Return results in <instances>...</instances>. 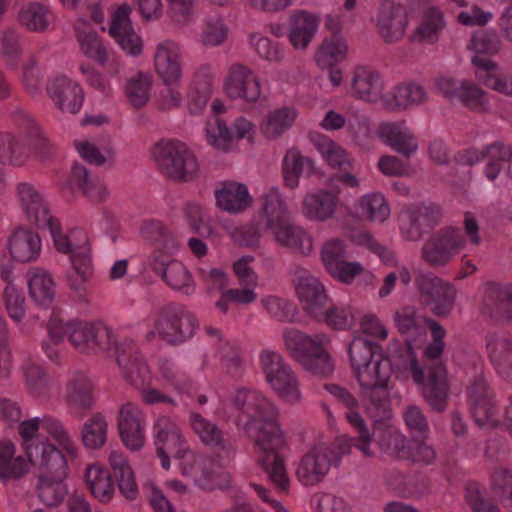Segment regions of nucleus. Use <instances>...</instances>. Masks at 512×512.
I'll list each match as a JSON object with an SVG mask.
<instances>
[{
  "label": "nucleus",
  "instance_id": "f257e3e1",
  "mask_svg": "<svg viewBox=\"0 0 512 512\" xmlns=\"http://www.w3.org/2000/svg\"><path fill=\"white\" fill-rule=\"evenodd\" d=\"M230 404L249 417L244 428L254 442L258 468L280 491L287 492L290 479L280 452L287 447L288 440L277 421V406L261 392L245 387L236 389L228 402L223 401L222 409L228 417L232 416Z\"/></svg>",
  "mask_w": 512,
  "mask_h": 512
},
{
  "label": "nucleus",
  "instance_id": "f03ea898",
  "mask_svg": "<svg viewBox=\"0 0 512 512\" xmlns=\"http://www.w3.org/2000/svg\"><path fill=\"white\" fill-rule=\"evenodd\" d=\"M430 320L421 316L412 306L403 307L395 313V325L406 344V349L396 361L395 373L400 380L412 379L430 407L443 411L449 394L446 367L440 364L434 365L428 369L426 377L417 355V349L422 348L426 342Z\"/></svg>",
  "mask_w": 512,
  "mask_h": 512
},
{
  "label": "nucleus",
  "instance_id": "7ed1b4c3",
  "mask_svg": "<svg viewBox=\"0 0 512 512\" xmlns=\"http://www.w3.org/2000/svg\"><path fill=\"white\" fill-rule=\"evenodd\" d=\"M352 373L359 385L360 402L375 421L389 414L393 364L377 343L355 334L348 345Z\"/></svg>",
  "mask_w": 512,
  "mask_h": 512
},
{
  "label": "nucleus",
  "instance_id": "20e7f679",
  "mask_svg": "<svg viewBox=\"0 0 512 512\" xmlns=\"http://www.w3.org/2000/svg\"><path fill=\"white\" fill-rule=\"evenodd\" d=\"M18 432L28 464L40 473H53L56 479L68 476V463L63 452L75 457L78 446L59 419L50 415L34 417L22 421Z\"/></svg>",
  "mask_w": 512,
  "mask_h": 512
},
{
  "label": "nucleus",
  "instance_id": "39448f33",
  "mask_svg": "<svg viewBox=\"0 0 512 512\" xmlns=\"http://www.w3.org/2000/svg\"><path fill=\"white\" fill-rule=\"evenodd\" d=\"M18 432L28 464L40 473H53L56 479L68 476V463L63 452L75 457L78 446L59 419L50 415L34 417L22 421Z\"/></svg>",
  "mask_w": 512,
  "mask_h": 512
},
{
  "label": "nucleus",
  "instance_id": "423d86ee",
  "mask_svg": "<svg viewBox=\"0 0 512 512\" xmlns=\"http://www.w3.org/2000/svg\"><path fill=\"white\" fill-rule=\"evenodd\" d=\"M332 339L327 333L307 334L289 327L283 331V344L290 356L308 373L328 377L334 372L329 351Z\"/></svg>",
  "mask_w": 512,
  "mask_h": 512
},
{
  "label": "nucleus",
  "instance_id": "0eeeda50",
  "mask_svg": "<svg viewBox=\"0 0 512 512\" xmlns=\"http://www.w3.org/2000/svg\"><path fill=\"white\" fill-rule=\"evenodd\" d=\"M463 224V228L448 226L431 236L421 249L423 260L432 267H443L461 250L479 246V224L474 215L465 213Z\"/></svg>",
  "mask_w": 512,
  "mask_h": 512
},
{
  "label": "nucleus",
  "instance_id": "6e6552de",
  "mask_svg": "<svg viewBox=\"0 0 512 512\" xmlns=\"http://www.w3.org/2000/svg\"><path fill=\"white\" fill-rule=\"evenodd\" d=\"M68 337L71 344L81 353H96L103 349V339H108L110 349L113 350V342L110 333L105 328L92 322L71 320L63 323L58 320L50 321L48 325V338L43 342L46 355L52 360L59 358L60 345L64 338Z\"/></svg>",
  "mask_w": 512,
  "mask_h": 512
},
{
  "label": "nucleus",
  "instance_id": "1a4fd4ad",
  "mask_svg": "<svg viewBox=\"0 0 512 512\" xmlns=\"http://www.w3.org/2000/svg\"><path fill=\"white\" fill-rule=\"evenodd\" d=\"M259 363L265 382L281 401L290 405L302 401L300 380L280 353L264 350L259 354Z\"/></svg>",
  "mask_w": 512,
  "mask_h": 512
},
{
  "label": "nucleus",
  "instance_id": "9d476101",
  "mask_svg": "<svg viewBox=\"0 0 512 512\" xmlns=\"http://www.w3.org/2000/svg\"><path fill=\"white\" fill-rule=\"evenodd\" d=\"M151 157L159 170L177 181H190L196 178L200 165L190 148L182 142L165 140L153 145Z\"/></svg>",
  "mask_w": 512,
  "mask_h": 512
},
{
  "label": "nucleus",
  "instance_id": "9b49d317",
  "mask_svg": "<svg viewBox=\"0 0 512 512\" xmlns=\"http://www.w3.org/2000/svg\"><path fill=\"white\" fill-rule=\"evenodd\" d=\"M178 461L180 473L204 489H225L229 486L230 475L219 465L193 450L188 444L173 457Z\"/></svg>",
  "mask_w": 512,
  "mask_h": 512
},
{
  "label": "nucleus",
  "instance_id": "f8f14e48",
  "mask_svg": "<svg viewBox=\"0 0 512 512\" xmlns=\"http://www.w3.org/2000/svg\"><path fill=\"white\" fill-rule=\"evenodd\" d=\"M197 328L195 318L180 306H169L159 312L154 320L153 328L144 335L150 342L160 338L171 344L188 340Z\"/></svg>",
  "mask_w": 512,
  "mask_h": 512
},
{
  "label": "nucleus",
  "instance_id": "ddd939ff",
  "mask_svg": "<svg viewBox=\"0 0 512 512\" xmlns=\"http://www.w3.org/2000/svg\"><path fill=\"white\" fill-rule=\"evenodd\" d=\"M340 460L341 456L329 446L314 445L295 464V477L303 487H316L325 480L331 468L337 466Z\"/></svg>",
  "mask_w": 512,
  "mask_h": 512
},
{
  "label": "nucleus",
  "instance_id": "4468645a",
  "mask_svg": "<svg viewBox=\"0 0 512 512\" xmlns=\"http://www.w3.org/2000/svg\"><path fill=\"white\" fill-rule=\"evenodd\" d=\"M14 196L25 221L31 227L43 229L54 217L45 190L35 183L18 182L14 187Z\"/></svg>",
  "mask_w": 512,
  "mask_h": 512
},
{
  "label": "nucleus",
  "instance_id": "2eb2a0df",
  "mask_svg": "<svg viewBox=\"0 0 512 512\" xmlns=\"http://www.w3.org/2000/svg\"><path fill=\"white\" fill-rule=\"evenodd\" d=\"M420 300L438 317L447 316L455 302L456 290L449 282L432 273H419L415 280Z\"/></svg>",
  "mask_w": 512,
  "mask_h": 512
},
{
  "label": "nucleus",
  "instance_id": "dca6fc26",
  "mask_svg": "<svg viewBox=\"0 0 512 512\" xmlns=\"http://www.w3.org/2000/svg\"><path fill=\"white\" fill-rule=\"evenodd\" d=\"M223 90L229 98L249 104L257 103L262 95L259 76L250 66L240 62L228 67Z\"/></svg>",
  "mask_w": 512,
  "mask_h": 512
},
{
  "label": "nucleus",
  "instance_id": "f3484780",
  "mask_svg": "<svg viewBox=\"0 0 512 512\" xmlns=\"http://www.w3.org/2000/svg\"><path fill=\"white\" fill-rule=\"evenodd\" d=\"M385 80L381 73L374 67L358 64L349 72L347 93L355 100L375 104L383 102Z\"/></svg>",
  "mask_w": 512,
  "mask_h": 512
},
{
  "label": "nucleus",
  "instance_id": "a211bd4d",
  "mask_svg": "<svg viewBox=\"0 0 512 512\" xmlns=\"http://www.w3.org/2000/svg\"><path fill=\"white\" fill-rule=\"evenodd\" d=\"M152 439L161 467L165 470L171 468L170 454L174 457L176 452L188 445L182 429L167 415H160L154 420Z\"/></svg>",
  "mask_w": 512,
  "mask_h": 512
},
{
  "label": "nucleus",
  "instance_id": "6ab92c4d",
  "mask_svg": "<svg viewBox=\"0 0 512 512\" xmlns=\"http://www.w3.org/2000/svg\"><path fill=\"white\" fill-rule=\"evenodd\" d=\"M467 398L475 423L482 428H493L499 423L494 393L482 374L477 375L467 387Z\"/></svg>",
  "mask_w": 512,
  "mask_h": 512
},
{
  "label": "nucleus",
  "instance_id": "aec40b11",
  "mask_svg": "<svg viewBox=\"0 0 512 512\" xmlns=\"http://www.w3.org/2000/svg\"><path fill=\"white\" fill-rule=\"evenodd\" d=\"M44 229L49 230L54 248L59 253L68 255L71 263L86 261L90 257V239L85 230L73 228L65 232L56 217Z\"/></svg>",
  "mask_w": 512,
  "mask_h": 512
},
{
  "label": "nucleus",
  "instance_id": "412c9836",
  "mask_svg": "<svg viewBox=\"0 0 512 512\" xmlns=\"http://www.w3.org/2000/svg\"><path fill=\"white\" fill-rule=\"evenodd\" d=\"M113 356L125 379L135 388L151 385L152 376L136 346L128 340L113 342Z\"/></svg>",
  "mask_w": 512,
  "mask_h": 512
},
{
  "label": "nucleus",
  "instance_id": "4be33fe9",
  "mask_svg": "<svg viewBox=\"0 0 512 512\" xmlns=\"http://www.w3.org/2000/svg\"><path fill=\"white\" fill-rule=\"evenodd\" d=\"M153 66L159 79L167 86L177 85L183 77L180 45L170 39L158 42L153 51Z\"/></svg>",
  "mask_w": 512,
  "mask_h": 512
},
{
  "label": "nucleus",
  "instance_id": "5701e85b",
  "mask_svg": "<svg viewBox=\"0 0 512 512\" xmlns=\"http://www.w3.org/2000/svg\"><path fill=\"white\" fill-rule=\"evenodd\" d=\"M188 426L204 446L220 455L231 456L235 453L229 433L199 412H189Z\"/></svg>",
  "mask_w": 512,
  "mask_h": 512
},
{
  "label": "nucleus",
  "instance_id": "b1692460",
  "mask_svg": "<svg viewBox=\"0 0 512 512\" xmlns=\"http://www.w3.org/2000/svg\"><path fill=\"white\" fill-rule=\"evenodd\" d=\"M118 430L120 439L131 451H139L146 441V417L143 410L136 404L125 403L118 414Z\"/></svg>",
  "mask_w": 512,
  "mask_h": 512
},
{
  "label": "nucleus",
  "instance_id": "393cba45",
  "mask_svg": "<svg viewBox=\"0 0 512 512\" xmlns=\"http://www.w3.org/2000/svg\"><path fill=\"white\" fill-rule=\"evenodd\" d=\"M418 25L411 32L409 39L412 43L433 45L438 42L447 22L444 12L431 1L418 4Z\"/></svg>",
  "mask_w": 512,
  "mask_h": 512
},
{
  "label": "nucleus",
  "instance_id": "a878e982",
  "mask_svg": "<svg viewBox=\"0 0 512 512\" xmlns=\"http://www.w3.org/2000/svg\"><path fill=\"white\" fill-rule=\"evenodd\" d=\"M74 26L76 40L80 52L84 56L101 66H112L115 73L120 70L119 61L113 56V53L107 49L85 16L79 17Z\"/></svg>",
  "mask_w": 512,
  "mask_h": 512
},
{
  "label": "nucleus",
  "instance_id": "bb28decb",
  "mask_svg": "<svg viewBox=\"0 0 512 512\" xmlns=\"http://www.w3.org/2000/svg\"><path fill=\"white\" fill-rule=\"evenodd\" d=\"M381 142L394 152L410 158L419 150V140L405 121H384L376 130Z\"/></svg>",
  "mask_w": 512,
  "mask_h": 512
},
{
  "label": "nucleus",
  "instance_id": "cd10ccee",
  "mask_svg": "<svg viewBox=\"0 0 512 512\" xmlns=\"http://www.w3.org/2000/svg\"><path fill=\"white\" fill-rule=\"evenodd\" d=\"M295 291L303 310L311 317L322 314L330 300L323 282L309 271H299L294 279Z\"/></svg>",
  "mask_w": 512,
  "mask_h": 512
},
{
  "label": "nucleus",
  "instance_id": "c85d7f7f",
  "mask_svg": "<svg viewBox=\"0 0 512 512\" xmlns=\"http://www.w3.org/2000/svg\"><path fill=\"white\" fill-rule=\"evenodd\" d=\"M129 14L128 5L119 6L112 15L108 32L127 55L138 57L143 53L144 43L142 37L135 31Z\"/></svg>",
  "mask_w": 512,
  "mask_h": 512
},
{
  "label": "nucleus",
  "instance_id": "c756f323",
  "mask_svg": "<svg viewBox=\"0 0 512 512\" xmlns=\"http://www.w3.org/2000/svg\"><path fill=\"white\" fill-rule=\"evenodd\" d=\"M471 65L479 83L499 94L512 97V70L503 68L490 58L478 56L471 59Z\"/></svg>",
  "mask_w": 512,
  "mask_h": 512
},
{
  "label": "nucleus",
  "instance_id": "7c9ffc66",
  "mask_svg": "<svg viewBox=\"0 0 512 512\" xmlns=\"http://www.w3.org/2000/svg\"><path fill=\"white\" fill-rule=\"evenodd\" d=\"M46 90L52 102L63 113L76 114L80 111L84 92L77 81L58 75L49 80Z\"/></svg>",
  "mask_w": 512,
  "mask_h": 512
},
{
  "label": "nucleus",
  "instance_id": "2f4dec72",
  "mask_svg": "<svg viewBox=\"0 0 512 512\" xmlns=\"http://www.w3.org/2000/svg\"><path fill=\"white\" fill-rule=\"evenodd\" d=\"M6 247L14 262L30 263L40 257L42 241L31 227L19 225L9 234Z\"/></svg>",
  "mask_w": 512,
  "mask_h": 512
},
{
  "label": "nucleus",
  "instance_id": "473e14b6",
  "mask_svg": "<svg viewBox=\"0 0 512 512\" xmlns=\"http://www.w3.org/2000/svg\"><path fill=\"white\" fill-rule=\"evenodd\" d=\"M339 202V197L335 193L327 189H318L304 193L298 209L305 219L322 223L335 216Z\"/></svg>",
  "mask_w": 512,
  "mask_h": 512
},
{
  "label": "nucleus",
  "instance_id": "72a5a7b5",
  "mask_svg": "<svg viewBox=\"0 0 512 512\" xmlns=\"http://www.w3.org/2000/svg\"><path fill=\"white\" fill-rule=\"evenodd\" d=\"M376 25L384 42L396 43L406 33L408 26L407 12L402 5L385 1L378 10Z\"/></svg>",
  "mask_w": 512,
  "mask_h": 512
},
{
  "label": "nucleus",
  "instance_id": "f704fd0d",
  "mask_svg": "<svg viewBox=\"0 0 512 512\" xmlns=\"http://www.w3.org/2000/svg\"><path fill=\"white\" fill-rule=\"evenodd\" d=\"M62 398L74 414L91 409L95 403L92 380L82 372L72 374L62 388Z\"/></svg>",
  "mask_w": 512,
  "mask_h": 512
},
{
  "label": "nucleus",
  "instance_id": "c9c22d12",
  "mask_svg": "<svg viewBox=\"0 0 512 512\" xmlns=\"http://www.w3.org/2000/svg\"><path fill=\"white\" fill-rule=\"evenodd\" d=\"M429 94L418 82L406 81L394 86L388 97L383 99V107L389 112H402L427 103Z\"/></svg>",
  "mask_w": 512,
  "mask_h": 512
},
{
  "label": "nucleus",
  "instance_id": "e433bc0d",
  "mask_svg": "<svg viewBox=\"0 0 512 512\" xmlns=\"http://www.w3.org/2000/svg\"><path fill=\"white\" fill-rule=\"evenodd\" d=\"M486 351L496 374L512 384V335L490 334L486 338Z\"/></svg>",
  "mask_w": 512,
  "mask_h": 512
},
{
  "label": "nucleus",
  "instance_id": "4c0bfd02",
  "mask_svg": "<svg viewBox=\"0 0 512 512\" xmlns=\"http://www.w3.org/2000/svg\"><path fill=\"white\" fill-rule=\"evenodd\" d=\"M273 240L291 252L310 256L314 252V239L302 226L293 224L289 220L269 232Z\"/></svg>",
  "mask_w": 512,
  "mask_h": 512
},
{
  "label": "nucleus",
  "instance_id": "58836bf2",
  "mask_svg": "<svg viewBox=\"0 0 512 512\" xmlns=\"http://www.w3.org/2000/svg\"><path fill=\"white\" fill-rule=\"evenodd\" d=\"M437 216V210L424 205L403 209L399 214L401 235L409 241L419 240L427 229L435 225Z\"/></svg>",
  "mask_w": 512,
  "mask_h": 512
},
{
  "label": "nucleus",
  "instance_id": "ea45409f",
  "mask_svg": "<svg viewBox=\"0 0 512 512\" xmlns=\"http://www.w3.org/2000/svg\"><path fill=\"white\" fill-rule=\"evenodd\" d=\"M298 115V110L291 105L270 109L259 123L261 135L269 141L278 140L292 128Z\"/></svg>",
  "mask_w": 512,
  "mask_h": 512
},
{
  "label": "nucleus",
  "instance_id": "a19ab883",
  "mask_svg": "<svg viewBox=\"0 0 512 512\" xmlns=\"http://www.w3.org/2000/svg\"><path fill=\"white\" fill-rule=\"evenodd\" d=\"M319 18L307 11L299 10L291 14L288 25V39L296 50H305L312 42L319 27Z\"/></svg>",
  "mask_w": 512,
  "mask_h": 512
},
{
  "label": "nucleus",
  "instance_id": "79ce46f5",
  "mask_svg": "<svg viewBox=\"0 0 512 512\" xmlns=\"http://www.w3.org/2000/svg\"><path fill=\"white\" fill-rule=\"evenodd\" d=\"M216 205L230 214H238L252 204V197L246 185L237 182H224L215 190Z\"/></svg>",
  "mask_w": 512,
  "mask_h": 512
},
{
  "label": "nucleus",
  "instance_id": "37998d69",
  "mask_svg": "<svg viewBox=\"0 0 512 512\" xmlns=\"http://www.w3.org/2000/svg\"><path fill=\"white\" fill-rule=\"evenodd\" d=\"M29 296L41 307H49L56 296V283L51 273L45 269L33 267L27 271Z\"/></svg>",
  "mask_w": 512,
  "mask_h": 512
},
{
  "label": "nucleus",
  "instance_id": "c03bdc74",
  "mask_svg": "<svg viewBox=\"0 0 512 512\" xmlns=\"http://www.w3.org/2000/svg\"><path fill=\"white\" fill-rule=\"evenodd\" d=\"M315 171L314 161L297 149H289L282 160L284 185L290 189L298 188L300 178L310 176Z\"/></svg>",
  "mask_w": 512,
  "mask_h": 512
},
{
  "label": "nucleus",
  "instance_id": "a18cd8bd",
  "mask_svg": "<svg viewBox=\"0 0 512 512\" xmlns=\"http://www.w3.org/2000/svg\"><path fill=\"white\" fill-rule=\"evenodd\" d=\"M349 47L341 35H331L322 40L314 54V62L319 68H331L345 61Z\"/></svg>",
  "mask_w": 512,
  "mask_h": 512
},
{
  "label": "nucleus",
  "instance_id": "49530a36",
  "mask_svg": "<svg viewBox=\"0 0 512 512\" xmlns=\"http://www.w3.org/2000/svg\"><path fill=\"white\" fill-rule=\"evenodd\" d=\"M29 471L27 460L16 455V446L10 440L0 441V479L2 482L17 480Z\"/></svg>",
  "mask_w": 512,
  "mask_h": 512
},
{
  "label": "nucleus",
  "instance_id": "de8ad7c7",
  "mask_svg": "<svg viewBox=\"0 0 512 512\" xmlns=\"http://www.w3.org/2000/svg\"><path fill=\"white\" fill-rule=\"evenodd\" d=\"M85 482L91 494L101 503H109L114 496V484L108 470L97 464H91L85 472Z\"/></svg>",
  "mask_w": 512,
  "mask_h": 512
},
{
  "label": "nucleus",
  "instance_id": "09e8293b",
  "mask_svg": "<svg viewBox=\"0 0 512 512\" xmlns=\"http://www.w3.org/2000/svg\"><path fill=\"white\" fill-rule=\"evenodd\" d=\"M262 215L269 232L289 220L288 206L278 187H272L264 194Z\"/></svg>",
  "mask_w": 512,
  "mask_h": 512
},
{
  "label": "nucleus",
  "instance_id": "8fccbe9b",
  "mask_svg": "<svg viewBox=\"0 0 512 512\" xmlns=\"http://www.w3.org/2000/svg\"><path fill=\"white\" fill-rule=\"evenodd\" d=\"M31 154V149L24 139L10 132H0V164L23 165Z\"/></svg>",
  "mask_w": 512,
  "mask_h": 512
},
{
  "label": "nucleus",
  "instance_id": "3c124183",
  "mask_svg": "<svg viewBox=\"0 0 512 512\" xmlns=\"http://www.w3.org/2000/svg\"><path fill=\"white\" fill-rule=\"evenodd\" d=\"M21 368L29 393L39 399L48 398L50 387L40 361L30 357L26 358Z\"/></svg>",
  "mask_w": 512,
  "mask_h": 512
},
{
  "label": "nucleus",
  "instance_id": "603ef678",
  "mask_svg": "<svg viewBox=\"0 0 512 512\" xmlns=\"http://www.w3.org/2000/svg\"><path fill=\"white\" fill-rule=\"evenodd\" d=\"M108 422L100 413L92 414L83 424L81 441L88 450H99L107 441Z\"/></svg>",
  "mask_w": 512,
  "mask_h": 512
},
{
  "label": "nucleus",
  "instance_id": "864d4df0",
  "mask_svg": "<svg viewBox=\"0 0 512 512\" xmlns=\"http://www.w3.org/2000/svg\"><path fill=\"white\" fill-rule=\"evenodd\" d=\"M487 155L488 163L483 170L485 177L490 181L496 180L503 165L506 164V174L512 180V146L502 143L491 144Z\"/></svg>",
  "mask_w": 512,
  "mask_h": 512
},
{
  "label": "nucleus",
  "instance_id": "5fc2aeb1",
  "mask_svg": "<svg viewBox=\"0 0 512 512\" xmlns=\"http://www.w3.org/2000/svg\"><path fill=\"white\" fill-rule=\"evenodd\" d=\"M207 333L213 338L217 349V356L222 366L230 374H235L242 366V357L238 347L228 339H224L216 328H207Z\"/></svg>",
  "mask_w": 512,
  "mask_h": 512
},
{
  "label": "nucleus",
  "instance_id": "6e6d98bb",
  "mask_svg": "<svg viewBox=\"0 0 512 512\" xmlns=\"http://www.w3.org/2000/svg\"><path fill=\"white\" fill-rule=\"evenodd\" d=\"M153 77L149 72H137L125 84V96L134 108L145 106L151 95Z\"/></svg>",
  "mask_w": 512,
  "mask_h": 512
},
{
  "label": "nucleus",
  "instance_id": "4d7b16f0",
  "mask_svg": "<svg viewBox=\"0 0 512 512\" xmlns=\"http://www.w3.org/2000/svg\"><path fill=\"white\" fill-rule=\"evenodd\" d=\"M456 102L475 112H485L490 107L486 90L471 79L463 78Z\"/></svg>",
  "mask_w": 512,
  "mask_h": 512
},
{
  "label": "nucleus",
  "instance_id": "13d9d810",
  "mask_svg": "<svg viewBox=\"0 0 512 512\" xmlns=\"http://www.w3.org/2000/svg\"><path fill=\"white\" fill-rule=\"evenodd\" d=\"M357 206L362 216L374 223H383L390 216V207L383 194L371 192L358 199Z\"/></svg>",
  "mask_w": 512,
  "mask_h": 512
},
{
  "label": "nucleus",
  "instance_id": "bf43d9fd",
  "mask_svg": "<svg viewBox=\"0 0 512 512\" xmlns=\"http://www.w3.org/2000/svg\"><path fill=\"white\" fill-rule=\"evenodd\" d=\"M53 19L49 8L36 2L24 5L19 11V21L28 30L43 32Z\"/></svg>",
  "mask_w": 512,
  "mask_h": 512
},
{
  "label": "nucleus",
  "instance_id": "052dcab7",
  "mask_svg": "<svg viewBox=\"0 0 512 512\" xmlns=\"http://www.w3.org/2000/svg\"><path fill=\"white\" fill-rule=\"evenodd\" d=\"M317 151L323 160L331 167L345 169L352 167L353 158L337 142L328 137H321L315 143Z\"/></svg>",
  "mask_w": 512,
  "mask_h": 512
},
{
  "label": "nucleus",
  "instance_id": "680f3d73",
  "mask_svg": "<svg viewBox=\"0 0 512 512\" xmlns=\"http://www.w3.org/2000/svg\"><path fill=\"white\" fill-rule=\"evenodd\" d=\"M72 179L82 193L93 202H103L108 196L105 185L96 178L88 175L87 169L82 165L72 168Z\"/></svg>",
  "mask_w": 512,
  "mask_h": 512
},
{
  "label": "nucleus",
  "instance_id": "e2e57ef3",
  "mask_svg": "<svg viewBox=\"0 0 512 512\" xmlns=\"http://www.w3.org/2000/svg\"><path fill=\"white\" fill-rule=\"evenodd\" d=\"M429 329L431 331L432 340L431 342L424 348L423 354L425 357V362L422 363L420 361L421 366L424 368L425 376H428V369L434 365L443 363L440 361V357L443 354L445 343L443 341L446 331L445 329L435 320H430L428 322Z\"/></svg>",
  "mask_w": 512,
  "mask_h": 512
},
{
  "label": "nucleus",
  "instance_id": "0e129e2a",
  "mask_svg": "<svg viewBox=\"0 0 512 512\" xmlns=\"http://www.w3.org/2000/svg\"><path fill=\"white\" fill-rule=\"evenodd\" d=\"M319 322L325 323L334 330L350 329L355 322L353 309L347 305H333L326 309L322 308V314L314 317Z\"/></svg>",
  "mask_w": 512,
  "mask_h": 512
},
{
  "label": "nucleus",
  "instance_id": "69168bd1",
  "mask_svg": "<svg viewBox=\"0 0 512 512\" xmlns=\"http://www.w3.org/2000/svg\"><path fill=\"white\" fill-rule=\"evenodd\" d=\"M502 47V42L499 36L492 30L477 31L472 34V37L467 45L473 55L471 59L478 56L485 58L484 55H495L499 53Z\"/></svg>",
  "mask_w": 512,
  "mask_h": 512
},
{
  "label": "nucleus",
  "instance_id": "338daca9",
  "mask_svg": "<svg viewBox=\"0 0 512 512\" xmlns=\"http://www.w3.org/2000/svg\"><path fill=\"white\" fill-rule=\"evenodd\" d=\"M207 143L221 152L232 151L230 127L220 118L214 117L207 121L205 127Z\"/></svg>",
  "mask_w": 512,
  "mask_h": 512
},
{
  "label": "nucleus",
  "instance_id": "774afa93",
  "mask_svg": "<svg viewBox=\"0 0 512 512\" xmlns=\"http://www.w3.org/2000/svg\"><path fill=\"white\" fill-rule=\"evenodd\" d=\"M64 479H56L53 473H40L38 497L46 506H56L64 498Z\"/></svg>",
  "mask_w": 512,
  "mask_h": 512
}]
</instances>
